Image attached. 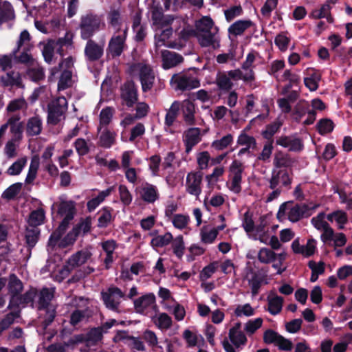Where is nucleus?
I'll return each instance as SVG.
<instances>
[{"instance_id":"nucleus-27","label":"nucleus","mask_w":352,"mask_h":352,"mask_svg":"<svg viewBox=\"0 0 352 352\" xmlns=\"http://www.w3.org/2000/svg\"><path fill=\"white\" fill-rule=\"evenodd\" d=\"M113 190L114 186H111L105 190L100 191L96 197H94L87 201V210L89 212L94 211L102 202L104 201L107 197L111 194Z\"/></svg>"},{"instance_id":"nucleus-24","label":"nucleus","mask_w":352,"mask_h":352,"mask_svg":"<svg viewBox=\"0 0 352 352\" xmlns=\"http://www.w3.org/2000/svg\"><path fill=\"white\" fill-rule=\"evenodd\" d=\"M113 210V208L109 206H104L99 210L100 216L97 224L98 228H106L114 221L115 217L112 216Z\"/></svg>"},{"instance_id":"nucleus-15","label":"nucleus","mask_w":352,"mask_h":352,"mask_svg":"<svg viewBox=\"0 0 352 352\" xmlns=\"http://www.w3.org/2000/svg\"><path fill=\"white\" fill-rule=\"evenodd\" d=\"M281 182L283 186H289L292 179L289 177V173L286 169H280L278 170H273L272 177L270 180V188L275 189Z\"/></svg>"},{"instance_id":"nucleus-52","label":"nucleus","mask_w":352,"mask_h":352,"mask_svg":"<svg viewBox=\"0 0 352 352\" xmlns=\"http://www.w3.org/2000/svg\"><path fill=\"white\" fill-rule=\"evenodd\" d=\"M243 13V10L241 5L233 6L224 10L225 18L228 22H231L236 17L241 16Z\"/></svg>"},{"instance_id":"nucleus-32","label":"nucleus","mask_w":352,"mask_h":352,"mask_svg":"<svg viewBox=\"0 0 352 352\" xmlns=\"http://www.w3.org/2000/svg\"><path fill=\"white\" fill-rule=\"evenodd\" d=\"M141 198L146 203H154L159 198L156 186L146 183L142 189Z\"/></svg>"},{"instance_id":"nucleus-36","label":"nucleus","mask_w":352,"mask_h":352,"mask_svg":"<svg viewBox=\"0 0 352 352\" xmlns=\"http://www.w3.org/2000/svg\"><path fill=\"white\" fill-rule=\"evenodd\" d=\"M214 23L211 17L205 16L195 23V33L211 32Z\"/></svg>"},{"instance_id":"nucleus-1","label":"nucleus","mask_w":352,"mask_h":352,"mask_svg":"<svg viewBox=\"0 0 352 352\" xmlns=\"http://www.w3.org/2000/svg\"><path fill=\"white\" fill-rule=\"evenodd\" d=\"M101 20L96 14H87L80 18L79 28L82 40L91 39V37L100 29Z\"/></svg>"},{"instance_id":"nucleus-64","label":"nucleus","mask_w":352,"mask_h":352,"mask_svg":"<svg viewBox=\"0 0 352 352\" xmlns=\"http://www.w3.org/2000/svg\"><path fill=\"white\" fill-rule=\"evenodd\" d=\"M189 221V217L181 214L174 215L173 219V226L179 229H184L186 228Z\"/></svg>"},{"instance_id":"nucleus-38","label":"nucleus","mask_w":352,"mask_h":352,"mask_svg":"<svg viewBox=\"0 0 352 352\" xmlns=\"http://www.w3.org/2000/svg\"><path fill=\"white\" fill-rule=\"evenodd\" d=\"M283 301V298L277 295L273 298H268L267 311L273 316L279 314L282 310Z\"/></svg>"},{"instance_id":"nucleus-2","label":"nucleus","mask_w":352,"mask_h":352,"mask_svg":"<svg viewBox=\"0 0 352 352\" xmlns=\"http://www.w3.org/2000/svg\"><path fill=\"white\" fill-rule=\"evenodd\" d=\"M128 28L122 30V33H115L110 38L106 52L107 56L115 58L121 56L126 47V40L127 37Z\"/></svg>"},{"instance_id":"nucleus-42","label":"nucleus","mask_w":352,"mask_h":352,"mask_svg":"<svg viewBox=\"0 0 352 352\" xmlns=\"http://www.w3.org/2000/svg\"><path fill=\"white\" fill-rule=\"evenodd\" d=\"M19 311H11L0 320V336L14 323L15 318L19 317Z\"/></svg>"},{"instance_id":"nucleus-47","label":"nucleus","mask_w":352,"mask_h":352,"mask_svg":"<svg viewBox=\"0 0 352 352\" xmlns=\"http://www.w3.org/2000/svg\"><path fill=\"white\" fill-rule=\"evenodd\" d=\"M22 188V184L17 182L12 184L2 193L1 197L7 200L14 199L20 192Z\"/></svg>"},{"instance_id":"nucleus-19","label":"nucleus","mask_w":352,"mask_h":352,"mask_svg":"<svg viewBox=\"0 0 352 352\" xmlns=\"http://www.w3.org/2000/svg\"><path fill=\"white\" fill-rule=\"evenodd\" d=\"M8 280V289L9 294H10V300H14V298L17 297V296L23 291V284L22 281L18 278V276L14 273H12L9 275Z\"/></svg>"},{"instance_id":"nucleus-51","label":"nucleus","mask_w":352,"mask_h":352,"mask_svg":"<svg viewBox=\"0 0 352 352\" xmlns=\"http://www.w3.org/2000/svg\"><path fill=\"white\" fill-rule=\"evenodd\" d=\"M233 142V136L231 134H227L220 140H214L212 143V146L217 151H222L226 148Z\"/></svg>"},{"instance_id":"nucleus-22","label":"nucleus","mask_w":352,"mask_h":352,"mask_svg":"<svg viewBox=\"0 0 352 352\" xmlns=\"http://www.w3.org/2000/svg\"><path fill=\"white\" fill-rule=\"evenodd\" d=\"M253 25L254 23L250 19L238 20L230 25L228 32L234 36H241Z\"/></svg>"},{"instance_id":"nucleus-59","label":"nucleus","mask_w":352,"mask_h":352,"mask_svg":"<svg viewBox=\"0 0 352 352\" xmlns=\"http://www.w3.org/2000/svg\"><path fill=\"white\" fill-rule=\"evenodd\" d=\"M142 338L150 346H157L159 349H162L161 346H158V339L154 331L146 329L143 333Z\"/></svg>"},{"instance_id":"nucleus-56","label":"nucleus","mask_w":352,"mask_h":352,"mask_svg":"<svg viewBox=\"0 0 352 352\" xmlns=\"http://www.w3.org/2000/svg\"><path fill=\"white\" fill-rule=\"evenodd\" d=\"M26 164V160L21 158L14 162L7 170V174L9 175H18L22 171Z\"/></svg>"},{"instance_id":"nucleus-7","label":"nucleus","mask_w":352,"mask_h":352,"mask_svg":"<svg viewBox=\"0 0 352 352\" xmlns=\"http://www.w3.org/2000/svg\"><path fill=\"white\" fill-rule=\"evenodd\" d=\"M139 78L142 85V90L144 93L151 91L155 82V74L153 69L146 64L138 63Z\"/></svg>"},{"instance_id":"nucleus-43","label":"nucleus","mask_w":352,"mask_h":352,"mask_svg":"<svg viewBox=\"0 0 352 352\" xmlns=\"http://www.w3.org/2000/svg\"><path fill=\"white\" fill-rule=\"evenodd\" d=\"M197 38L199 45L203 47H206L214 45V34L212 32L195 33Z\"/></svg>"},{"instance_id":"nucleus-50","label":"nucleus","mask_w":352,"mask_h":352,"mask_svg":"<svg viewBox=\"0 0 352 352\" xmlns=\"http://www.w3.org/2000/svg\"><path fill=\"white\" fill-rule=\"evenodd\" d=\"M216 83L219 89L222 91H230L233 87V83L230 78L228 74L224 73L217 76Z\"/></svg>"},{"instance_id":"nucleus-14","label":"nucleus","mask_w":352,"mask_h":352,"mask_svg":"<svg viewBox=\"0 0 352 352\" xmlns=\"http://www.w3.org/2000/svg\"><path fill=\"white\" fill-rule=\"evenodd\" d=\"M201 141V129L197 127L189 128L184 133L185 151L189 153L192 148Z\"/></svg>"},{"instance_id":"nucleus-6","label":"nucleus","mask_w":352,"mask_h":352,"mask_svg":"<svg viewBox=\"0 0 352 352\" xmlns=\"http://www.w3.org/2000/svg\"><path fill=\"white\" fill-rule=\"evenodd\" d=\"M318 204L309 206L307 204H296L288 212V219L296 223L302 218H308L318 207Z\"/></svg>"},{"instance_id":"nucleus-41","label":"nucleus","mask_w":352,"mask_h":352,"mask_svg":"<svg viewBox=\"0 0 352 352\" xmlns=\"http://www.w3.org/2000/svg\"><path fill=\"white\" fill-rule=\"evenodd\" d=\"M277 254L270 249L262 248L258 254V259L261 263H270L276 260Z\"/></svg>"},{"instance_id":"nucleus-40","label":"nucleus","mask_w":352,"mask_h":352,"mask_svg":"<svg viewBox=\"0 0 352 352\" xmlns=\"http://www.w3.org/2000/svg\"><path fill=\"white\" fill-rule=\"evenodd\" d=\"M334 126L335 124L331 119L322 118L318 122L316 129L320 135H324L331 133L333 131Z\"/></svg>"},{"instance_id":"nucleus-10","label":"nucleus","mask_w":352,"mask_h":352,"mask_svg":"<svg viewBox=\"0 0 352 352\" xmlns=\"http://www.w3.org/2000/svg\"><path fill=\"white\" fill-rule=\"evenodd\" d=\"M243 170V163L237 160H234L229 167V171L233 175L230 190L235 193H239L241 190V183Z\"/></svg>"},{"instance_id":"nucleus-20","label":"nucleus","mask_w":352,"mask_h":352,"mask_svg":"<svg viewBox=\"0 0 352 352\" xmlns=\"http://www.w3.org/2000/svg\"><path fill=\"white\" fill-rule=\"evenodd\" d=\"M15 19V12L12 5L8 1L0 0V26Z\"/></svg>"},{"instance_id":"nucleus-49","label":"nucleus","mask_w":352,"mask_h":352,"mask_svg":"<svg viewBox=\"0 0 352 352\" xmlns=\"http://www.w3.org/2000/svg\"><path fill=\"white\" fill-rule=\"evenodd\" d=\"M26 74L32 81L36 82L45 78V72L42 67L28 68Z\"/></svg>"},{"instance_id":"nucleus-62","label":"nucleus","mask_w":352,"mask_h":352,"mask_svg":"<svg viewBox=\"0 0 352 352\" xmlns=\"http://www.w3.org/2000/svg\"><path fill=\"white\" fill-rule=\"evenodd\" d=\"M281 335L272 329H267L264 332L263 341L267 344H276L280 339Z\"/></svg>"},{"instance_id":"nucleus-34","label":"nucleus","mask_w":352,"mask_h":352,"mask_svg":"<svg viewBox=\"0 0 352 352\" xmlns=\"http://www.w3.org/2000/svg\"><path fill=\"white\" fill-rule=\"evenodd\" d=\"M58 214L60 216L67 217L72 214L74 217L76 213V205L74 201H61L58 204Z\"/></svg>"},{"instance_id":"nucleus-13","label":"nucleus","mask_w":352,"mask_h":352,"mask_svg":"<svg viewBox=\"0 0 352 352\" xmlns=\"http://www.w3.org/2000/svg\"><path fill=\"white\" fill-rule=\"evenodd\" d=\"M102 298L106 307L112 310H116L118 308L120 302L114 298L115 296L118 298H124V294L117 287H112L108 289L107 292H102Z\"/></svg>"},{"instance_id":"nucleus-44","label":"nucleus","mask_w":352,"mask_h":352,"mask_svg":"<svg viewBox=\"0 0 352 352\" xmlns=\"http://www.w3.org/2000/svg\"><path fill=\"white\" fill-rule=\"evenodd\" d=\"M72 72L69 69H64L59 78L58 82V90L63 91L71 87Z\"/></svg>"},{"instance_id":"nucleus-8","label":"nucleus","mask_w":352,"mask_h":352,"mask_svg":"<svg viewBox=\"0 0 352 352\" xmlns=\"http://www.w3.org/2000/svg\"><path fill=\"white\" fill-rule=\"evenodd\" d=\"M38 296V290L35 287H30L29 290L23 294H19L14 300H10L8 309H12L19 308L20 305L25 307L30 305L34 307V299Z\"/></svg>"},{"instance_id":"nucleus-12","label":"nucleus","mask_w":352,"mask_h":352,"mask_svg":"<svg viewBox=\"0 0 352 352\" xmlns=\"http://www.w3.org/2000/svg\"><path fill=\"white\" fill-rule=\"evenodd\" d=\"M202 178L203 173L201 171L190 172L187 175L186 190L189 194L195 196H198L201 194Z\"/></svg>"},{"instance_id":"nucleus-29","label":"nucleus","mask_w":352,"mask_h":352,"mask_svg":"<svg viewBox=\"0 0 352 352\" xmlns=\"http://www.w3.org/2000/svg\"><path fill=\"white\" fill-rule=\"evenodd\" d=\"M38 300L37 309L39 311H42L45 308H47L50 307H52L50 305V302L54 297V294L52 292H50V289L47 287H43L39 293L38 292Z\"/></svg>"},{"instance_id":"nucleus-30","label":"nucleus","mask_w":352,"mask_h":352,"mask_svg":"<svg viewBox=\"0 0 352 352\" xmlns=\"http://www.w3.org/2000/svg\"><path fill=\"white\" fill-rule=\"evenodd\" d=\"M115 109L112 107H106L103 108L99 115V125L97 127V132L100 133L103 127H107L111 123Z\"/></svg>"},{"instance_id":"nucleus-28","label":"nucleus","mask_w":352,"mask_h":352,"mask_svg":"<svg viewBox=\"0 0 352 352\" xmlns=\"http://www.w3.org/2000/svg\"><path fill=\"white\" fill-rule=\"evenodd\" d=\"M1 81L5 87H23L21 74L18 72L10 71L7 72L6 76L1 78Z\"/></svg>"},{"instance_id":"nucleus-31","label":"nucleus","mask_w":352,"mask_h":352,"mask_svg":"<svg viewBox=\"0 0 352 352\" xmlns=\"http://www.w3.org/2000/svg\"><path fill=\"white\" fill-rule=\"evenodd\" d=\"M283 122L279 120L267 124L265 129L261 131L262 137L267 141L274 142V135L280 131Z\"/></svg>"},{"instance_id":"nucleus-3","label":"nucleus","mask_w":352,"mask_h":352,"mask_svg":"<svg viewBox=\"0 0 352 352\" xmlns=\"http://www.w3.org/2000/svg\"><path fill=\"white\" fill-rule=\"evenodd\" d=\"M67 109L65 98H57L47 104V122L49 124L56 125L60 120Z\"/></svg>"},{"instance_id":"nucleus-18","label":"nucleus","mask_w":352,"mask_h":352,"mask_svg":"<svg viewBox=\"0 0 352 352\" xmlns=\"http://www.w3.org/2000/svg\"><path fill=\"white\" fill-rule=\"evenodd\" d=\"M155 303V296L153 293L140 296L133 301L134 308L138 314H143L144 311Z\"/></svg>"},{"instance_id":"nucleus-53","label":"nucleus","mask_w":352,"mask_h":352,"mask_svg":"<svg viewBox=\"0 0 352 352\" xmlns=\"http://www.w3.org/2000/svg\"><path fill=\"white\" fill-rule=\"evenodd\" d=\"M309 104L307 103L304 104H297L292 111V118L297 122H300L302 118L304 117L309 109Z\"/></svg>"},{"instance_id":"nucleus-5","label":"nucleus","mask_w":352,"mask_h":352,"mask_svg":"<svg viewBox=\"0 0 352 352\" xmlns=\"http://www.w3.org/2000/svg\"><path fill=\"white\" fill-rule=\"evenodd\" d=\"M120 97L127 107L131 108L138 100V87L133 80L126 81L120 88Z\"/></svg>"},{"instance_id":"nucleus-17","label":"nucleus","mask_w":352,"mask_h":352,"mask_svg":"<svg viewBox=\"0 0 352 352\" xmlns=\"http://www.w3.org/2000/svg\"><path fill=\"white\" fill-rule=\"evenodd\" d=\"M41 234V230L39 228H34L27 227L25 232V240L28 252V259L31 256L32 250L35 247L36 244L39 240Z\"/></svg>"},{"instance_id":"nucleus-11","label":"nucleus","mask_w":352,"mask_h":352,"mask_svg":"<svg viewBox=\"0 0 352 352\" xmlns=\"http://www.w3.org/2000/svg\"><path fill=\"white\" fill-rule=\"evenodd\" d=\"M91 256V252L87 250L77 252L69 258L66 265L63 267V272L65 271L67 274L69 273L75 267L85 263Z\"/></svg>"},{"instance_id":"nucleus-45","label":"nucleus","mask_w":352,"mask_h":352,"mask_svg":"<svg viewBox=\"0 0 352 352\" xmlns=\"http://www.w3.org/2000/svg\"><path fill=\"white\" fill-rule=\"evenodd\" d=\"M173 240V235L170 232H166L164 235H157L153 238L151 245L153 248H162L168 245Z\"/></svg>"},{"instance_id":"nucleus-63","label":"nucleus","mask_w":352,"mask_h":352,"mask_svg":"<svg viewBox=\"0 0 352 352\" xmlns=\"http://www.w3.org/2000/svg\"><path fill=\"white\" fill-rule=\"evenodd\" d=\"M218 267L217 262H212L203 268L200 273V277L202 280H206L216 272Z\"/></svg>"},{"instance_id":"nucleus-61","label":"nucleus","mask_w":352,"mask_h":352,"mask_svg":"<svg viewBox=\"0 0 352 352\" xmlns=\"http://www.w3.org/2000/svg\"><path fill=\"white\" fill-rule=\"evenodd\" d=\"M274 165L277 168H287L289 166L290 162L287 155L282 153L276 154L274 159Z\"/></svg>"},{"instance_id":"nucleus-4","label":"nucleus","mask_w":352,"mask_h":352,"mask_svg":"<svg viewBox=\"0 0 352 352\" xmlns=\"http://www.w3.org/2000/svg\"><path fill=\"white\" fill-rule=\"evenodd\" d=\"M170 84L175 85L176 90L186 91L200 86L199 80L190 74H175L170 79Z\"/></svg>"},{"instance_id":"nucleus-33","label":"nucleus","mask_w":352,"mask_h":352,"mask_svg":"<svg viewBox=\"0 0 352 352\" xmlns=\"http://www.w3.org/2000/svg\"><path fill=\"white\" fill-rule=\"evenodd\" d=\"M30 50V47H24L20 54H18L19 52L14 54L13 50L12 52V56H14V60L16 63L25 64L28 66L33 65L34 59L31 54L29 53Z\"/></svg>"},{"instance_id":"nucleus-46","label":"nucleus","mask_w":352,"mask_h":352,"mask_svg":"<svg viewBox=\"0 0 352 352\" xmlns=\"http://www.w3.org/2000/svg\"><path fill=\"white\" fill-rule=\"evenodd\" d=\"M172 248L174 254L179 258L181 259L184 254V242L182 235H179L176 238L172 240Z\"/></svg>"},{"instance_id":"nucleus-54","label":"nucleus","mask_w":352,"mask_h":352,"mask_svg":"<svg viewBox=\"0 0 352 352\" xmlns=\"http://www.w3.org/2000/svg\"><path fill=\"white\" fill-rule=\"evenodd\" d=\"M155 323L160 329H168L172 325V318L167 314L162 313L159 314Z\"/></svg>"},{"instance_id":"nucleus-55","label":"nucleus","mask_w":352,"mask_h":352,"mask_svg":"<svg viewBox=\"0 0 352 352\" xmlns=\"http://www.w3.org/2000/svg\"><path fill=\"white\" fill-rule=\"evenodd\" d=\"M74 146L80 157L85 156L89 153V147L84 138H77Z\"/></svg>"},{"instance_id":"nucleus-23","label":"nucleus","mask_w":352,"mask_h":352,"mask_svg":"<svg viewBox=\"0 0 352 352\" xmlns=\"http://www.w3.org/2000/svg\"><path fill=\"white\" fill-rule=\"evenodd\" d=\"M162 57V67L165 69L175 67L184 61L183 56L175 52L167 51L163 54Z\"/></svg>"},{"instance_id":"nucleus-35","label":"nucleus","mask_w":352,"mask_h":352,"mask_svg":"<svg viewBox=\"0 0 352 352\" xmlns=\"http://www.w3.org/2000/svg\"><path fill=\"white\" fill-rule=\"evenodd\" d=\"M107 21L109 25L116 30V33L121 31L122 17L119 9H113L107 14Z\"/></svg>"},{"instance_id":"nucleus-60","label":"nucleus","mask_w":352,"mask_h":352,"mask_svg":"<svg viewBox=\"0 0 352 352\" xmlns=\"http://www.w3.org/2000/svg\"><path fill=\"white\" fill-rule=\"evenodd\" d=\"M104 331H102V327L91 328L87 333V340L93 342H98L102 340L103 338Z\"/></svg>"},{"instance_id":"nucleus-58","label":"nucleus","mask_w":352,"mask_h":352,"mask_svg":"<svg viewBox=\"0 0 352 352\" xmlns=\"http://www.w3.org/2000/svg\"><path fill=\"white\" fill-rule=\"evenodd\" d=\"M237 144L239 145H245L248 148H255L256 147V141L252 136H250L243 133L239 135L237 139Z\"/></svg>"},{"instance_id":"nucleus-9","label":"nucleus","mask_w":352,"mask_h":352,"mask_svg":"<svg viewBox=\"0 0 352 352\" xmlns=\"http://www.w3.org/2000/svg\"><path fill=\"white\" fill-rule=\"evenodd\" d=\"M84 50L85 60L90 63L98 61L104 54V45L98 43L93 39L87 40Z\"/></svg>"},{"instance_id":"nucleus-25","label":"nucleus","mask_w":352,"mask_h":352,"mask_svg":"<svg viewBox=\"0 0 352 352\" xmlns=\"http://www.w3.org/2000/svg\"><path fill=\"white\" fill-rule=\"evenodd\" d=\"M308 77L304 78L305 86L310 91H316L318 88V82L321 80V74L319 71L313 68L308 69Z\"/></svg>"},{"instance_id":"nucleus-16","label":"nucleus","mask_w":352,"mask_h":352,"mask_svg":"<svg viewBox=\"0 0 352 352\" xmlns=\"http://www.w3.org/2000/svg\"><path fill=\"white\" fill-rule=\"evenodd\" d=\"M99 134L98 146L104 148H110L116 142V132L111 131L108 127L101 129Z\"/></svg>"},{"instance_id":"nucleus-57","label":"nucleus","mask_w":352,"mask_h":352,"mask_svg":"<svg viewBox=\"0 0 352 352\" xmlns=\"http://www.w3.org/2000/svg\"><path fill=\"white\" fill-rule=\"evenodd\" d=\"M325 217V213L324 212H321L318 213L316 217L311 219V223L318 230H322L329 225L324 220Z\"/></svg>"},{"instance_id":"nucleus-48","label":"nucleus","mask_w":352,"mask_h":352,"mask_svg":"<svg viewBox=\"0 0 352 352\" xmlns=\"http://www.w3.org/2000/svg\"><path fill=\"white\" fill-rule=\"evenodd\" d=\"M91 219L90 217H87L85 219H81L80 221L74 226V232L76 234H80L81 232L83 234L88 233L91 230Z\"/></svg>"},{"instance_id":"nucleus-21","label":"nucleus","mask_w":352,"mask_h":352,"mask_svg":"<svg viewBox=\"0 0 352 352\" xmlns=\"http://www.w3.org/2000/svg\"><path fill=\"white\" fill-rule=\"evenodd\" d=\"M43 129L42 119L38 115L30 118L26 124V134L28 136H36L39 135Z\"/></svg>"},{"instance_id":"nucleus-26","label":"nucleus","mask_w":352,"mask_h":352,"mask_svg":"<svg viewBox=\"0 0 352 352\" xmlns=\"http://www.w3.org/2000/svg\"><path fill=\"white\" fill-rule=\"evenodd\" d=\"M45 219V212L44 209L38 208L30 213L28 223L30 228H38V226L44 223Z\"/></svg>"},{"instance_id":"nucleus-37","label":"nucleus","mask_w":352,"mask_h":352,"mask_svg":"<svg viewBox=\"0 0 352 352\" xmlns=\"http://www.w3.org/2000/svg\"><path fill=\"white\" fill-rule=\"evenodd\" d=\"M184 120L188 125L195 124V105L190 101H186L182 107Z\"/></svg>"},{"instance_id":"nucleus-39","label":"nucleus","mask_w":352,"mask_h":352,"mask_svg":"<svg viewBox=\"0 0 352 352\" xmlns=\"http://www.w3.org/2000/svg\"><path fill=\"white\" fill-rule=\"evenodd\" d=\"M42 311H45L43 315L40 318L42 319L41 324L43 329H47L54 320L56 316V309L53 307H50L43 309Z\"/></svg>"}]
</instances>
